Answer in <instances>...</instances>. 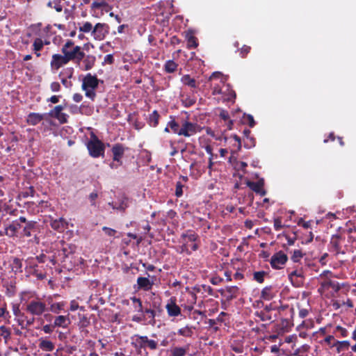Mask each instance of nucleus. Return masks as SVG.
Returning a JSON list of instances; mask_svg holds the SVG:
<instances>
[{
	"instance_id": "nucleus-43",
	"label": "nucleus",
	"mask_w": 356,
	"mask_h": 356,
	"mask_svg": "<svg viewBox=\"0 0 356 356\" xmlns=\"http://www.w3.org/2000/svg\"><path fill=\"white\" fill-rule=\"evenodd\" d=\"M44 45V41L40 38H37L34 40L33 44V50L34 51H40Z\"/></svg>"
},
{
	"instance_id": "nucleus-30",
	"label": "nucleus",
	"mask_w": 356,
	"mask_h": 356,
	"mask_svg": "<svg viewBox=\"0 0 356 356\" xmlns=\"http://www.w3.org/2000/svg\"><path fill=\"white\" fill-rule=\"evenodd\" d=\"M80 114L91 115L93 113L94 107L90 103L83 102L79 106Z\"/></svg>"
},
{
	"instance_id": "nucleus-56",
	"label": "nucleus",
	"mask_w": 356,
	"mask_h": 356,
	"mask_svg": "<svg viewBox=\"0 0 356 356\" xmlns=\"http://www.w3.org/2000/svg\"><path fill=\"white\" fill-rule=\"evenodd\" d=\"M35 193V191L33 186H30L26 191L22 192V196H23V197H25V198L28 197L29 196L33 197Z\"/></svg>"
},
{
	"instance_id": "nucleus-58",
	"label": "nucleus",
	"mask_w": 356,
	"mask_h": 356,
	"mask_svg": "<svg viewBox=\"0 0 356 356\" xmlns=\"http://www.w3.org/2000/svg\"><path fill=\"white\" fill-rule=\"evenodd\" d=\"M336 331L339 332L341 337H346L348 335V330L340 325L336 327Z\"/></svg>"
},
{
	"instance_id": "nucleus-34",
	"label": "nucleus",
	"mask_w": 356,
	"mask_h": 356,
	"mask_svg": "<svg viewBox=\"0 0 356 356\" xmlns=\"http://www.w3.org/2000/svg\"><path fill=\"white\" fill-rule=\"evenodd\" d=\"M188 350V346L186 348L184 347H174L170 350V356H184Z\"/></svg>"
},
{
	"instance_id": "nucleus-52",
	"label": "nucleus",
	"mask_w": 356,
	"mask_h": 356,
	"mask_svg": "<svg viewBox=\"0 0 356 356\" xmlns=\"http://www.w3.org/2000/svg\"><path fill=\"white\" fill-rule=\"evenodd\" d=\"M16 289L15 286L10 284L6 286V295L8 297H13L15 295Z\"/></svg>"
},
{
	"instance_id": "nucleus-50",
	"label": "nucleus",
	"mask_w": 356,
	"mask_h": 356,
	"mask_svg": "<svg viewBox=\"0 0 356 356\" xmlns=\"http://www.w3.org/2000/svg\"><path fill=\"white\" fill-rule=\"evenodd\" d=\"M79 326L80 327H86L90 325V320L84 315H79Z\"/></svg>"
},
{
	"instance_id": "nucleus-20",
	"label": "nucleus",
	"mask_w": 356,
	"mask_h": 356,
	"mask_svg": "<svg viewBox=\"0 0 356 356\" xmlns=\"http://www.w3.org/2000/svg\"><path fill=\"white\" fill-rule=\"evenodd\" d=\"M51 227L58 232H63L67 228V222L63 218L51 219L50 220Z\"/></svg>"
},
{
	"instance_id": "nucleus-10",
	"label": "nucleus",
	"mask_w": 356,
	"mask_h": 356,
	"mask_svg": "<svg viewBox=\"0 0 356 356\" xmlns=\"http://www.w3.org/2000/svg\"><path fill=\"white\" fill-rule=\"evenodd\" d=\"M148 277H138L137 279V284L134 286V289L137 290H143L145 291H149L152 289L154 285V280L156 278L155 276H152L149 280L150 275L147 274Z\"/></svg>"
},
{
	"instance_id": "nucleus-14",
	"label": "nucleus",
	"mask_w": 356,
	"mask_h": 356,
	"mask_svg": "<svg viewBox=\"0 0 356 356\" xmlns=\"http://www.w3.org/2000/svg\"><path fill=\"white\" fill-rule=\"evenodd\" d=\"M344 241V238L341 236L335 234L331 238L330 242V250L335 252L336 255L341 254H345L346 252L341 250V241Z\"/></svg>"
},
{
	"instance_id": "nucleus-24",
	"label": "nucleus",
	"mask_w": 356,
	"mask_h": 356,
	"mask_svg": "<svg viewBox=\"0 0 356 356\" xmlns=\"http://www.w3.org/2000/svg\"><path fill=\"white\" fill-rule=\"evenodd\" d=\"M192 30H188L186 33V38L187 40V47L188 49H195L198 46V42L196 37L194 36Z\"/></svg>"
},
{
	"instance_id": "nucleus-37",
	"label": "nucleus",
	"mask_w": 356,
	"mask_h": 356,
	"mask_svg": "<svg viewBox=\"0 0 356 356\" xmlns=\"http://www.w3.org/2000/svg\"><path fill=\"white\" fill-rule=\"evenodd\" d=\"M160 118V115L159 114L157 111H154L150 115L149 118V124L150 126L156 127L159 124V120Z\"/></svg>"
},
{
	"instance_id": "nucleus-57",
	"label": "nucleus",
	"mask_w": 356,
	"mask_h": 356,
	"mask_svg": "<svg viewBox=\"0 0 356 356\" xmlns=\"http://www.w3.org/2000/svg\"><path fill=\"white\" fill-rule=\"evenodd\" d=\"M54 326H53V323L52 324H47L45 325H44L42 328V330L45 333V334H51L54 331Z\"/></svg>"
},
{
	"instance_id": "nucleus-2",
	"label": "nucleus",
	"mask_w": 356,
	"mask_h": 356,
	"mask_svg": "<svg viewBox=\"0 0 356 356\" xmlns=\"http://www.w3.org/2000/svg\"><path fill=\"white\" fill-rule=\"evenodd\" d=\"M131 345L138 352L140 353L142 349L148 348L151 350H155L158 348L157 341L149 339L147 336H140L139 334H134L131 338Z\"/></svg>"
},
{
	"instance_id": "nucleus-33",
	"label": "nucleus",
	"mask_w": 356,
	"mask_h": 356,
	"mask_svg": "<svg viewBox=\"0 0 356 356\" xmlns=\"http://www.w3.org/2000/svg\"><path fill=\"white\" fill-rule=\"evenodd\" d=\"M273 288L271 286L264 287L261 293V297L265 300H270L273 298Z\"/></svg>"
},
{
	"instance_id": "nucleus-35",
	"label": "nucleus",
	"mask_w": 356,
	"mask_h": 356,
	"mask_svg": "<svg viewBox=\"0 0 356 356\" xmlns=\"http://www.w3.org/2000/svg\"><path fill=\"white\" fill-rule=\"evenodd\" d=\"M332 346L336 347L338 353L343 350H347L350 346V342L348 341H335Z\"/></svg>"
},
{
	"instance_id": "nucleus-25",
	"label": "nucleus",
	"mask_w": 356,
	"mask_h": 356,
	"mask_svg": "<svg viewBox=\"0 0 356 356\" xmlns=\"http://www.w3.org/2000/svg\"><path fill=\"white\" fill-rule=\"evenodd\" d=\"M48 304L50 305L49 307V312H51L54 314H59L62 310L64 309L65 302H52L51 298H48Z\"/></svg>"
},
{
	"instance_id": "nucleus-59",
	"label": "nucleus",
	"mask_w": 356,
	"mask_h": 356,
	"mask_svg": "<svg viewBox=\"0 0 356 356\" xmlns=\"http://www.w3.org/2000/svg\"><path fill=\"white\" fill-rule=\"evenodd\" d=\"M220 79V81L222 83H224L226 80V79L223 76V75L219 72H213L211 76H210L209 79Z\"/></svg>"
},
{
	"instance_id": "nucleus-36",
	"label": "nucleus",
	"mask_w": 356,
	"mask_h": 356,
	"mask_svg": "<svg viewBox=\"0 0 356 356\" xmlns=\"http://www.w3.org/2000/svg\"><path fill=\"white\" fill-rule=\"evenodd\" d=\"M91 8L92 10L98 9V8H102L105 11H108L111 9V6H109L106 2L105 1H95L91 5Z\"/></svg>"
},
{
	"instance_id": "nucleus-27",
	"label": "nucleus",
	"mask_w": 356,
	"mask_h": 356,
	"mask_svg": "<svg viewBox=\"0 0 356 356\" xmlns=\"http://www.w3.org/2000/svg\"><path fill=\"white\" fill-rule=\"evenodd\" d=\"M181 83L190 87L191 88H196L198 86V83L194 78H192L189 74H185L181 78Z\"/></svg>"
},
{
	"instance_id": "nucleus-48",
	"label": "nucleus",
	"mask_w": 356,
	"mask_h": 356,
	"mask_svg": "<svg viewBox=\"0 0 356 356\" xmlns=\"http://www.w3.org/2000/svg\"><path fill=\"white\" fill-rule=\"evenodd\" d=\"M243 122L248 124L250 127H253L255 125L254 118L250 114L243 115Z\"/></svg>"
},
{
	"instance_id": "nucleus-15",
	"label": "nucleus",
	"mask_w": 356,
	"mask_h": 356,
	"mask_svg": "<svg viewBox=\"0 0 356 356\" xmlns=\"http://www.w3.org/2000/svg\"><path fill=\"white\" fill-rule=\"evenodd\" d=\"M246 185L254 193L261 196H264L266 194V191L264 189V179H259L257 181H247Z\"/></svg>"
},
{
	"instance_id": "nucleus-29",
	"label": "nucleus",
	"mask_w": 356,
	"mask_h": 356,
	"mask_svg": "<svg viewBox=\"0 0 356 356\" xmlns=\"http://www.w3.org/2000/svg\"><path fill=\"white\" fill-rule=\"evenodd\" d=\"M39 348L44 351L51 352L54 350L55 345L51 341L41 339L39 343Z\"/></svg>"
},
{
	"instance_id": "nucleus-40",
	"label": "nucleus",
	"mask_w": 356,
	"mask_h": 356,
	"mask_svg": "<svg viewBox=\"0 0 356 356\" xmlns=\"http://www.w3.org/2000/svg\"><path fill=\"white\" fill-rule=\"evenodd\" d=\"M230 350L236 354H242L244 351V347L242 343L234 341L231 343Z\"/></svg>"
},
{
	"instance_id": "nucleus-4",
	"label": "nucleus",
	"mask_w": 356,
	"mask_h": 356,
	"mask_svg": "<svg viewBox=\"0 0 356 356\" xmlns=\"http://www.w3.org/2000/svg\"><path fill=\"white\" fill-rule=\"evenodd\" d=\"M89 154L93 158L103 156L105 151L104 144L94 134H91V139L87 143Z\"/></svg>"
},
{
	"instance_id": "nucleus-62",
	"label": "nucleus",
	"mask_w": 356,
	"mask_h": 356,
	"mask_svg": "<svg viewBox=\"0 0 356 356\" xmlns=\"http://www.w3.org/2000/svg\"><path fill=\"white\" fill-rule=\"evenodd\" d=\"M102 230L109 236H114L117 232L116 230L107 227H103Z\"/></svg>"
},
{
	"instance_id": "nucleus-9",
	"label": "nucleus",
	"mask_w": 356,
	"mask_h": 356,
	"mask_svg": "<svg viewBox=\"0 0 356 356\" xmlns=\"http://www.w3.org/2000/svg\"><path fill=\"white\" fill-rule=\"evenodd\" d=\"M109 26L106 23H97L92 31V36L96 40H102L108 34Z\"/></svg>"
},
{
	"instance_id": "nucleus-18",
	"label": "nucleus",
	"mask_w": 356,
	"mask_h": 356,
	"mask_svg": "<svg viewBox=\"0 0 356 356\" xmlns=\"http://www.w3.org/2000/svg\"><path fill=\"white\" fill-rule=\"evenodd\" d=\"M181 238L186 240V243L192 242L191 245L193 251H196L199 248V245L196 241L199 239V236L193 230H187L181 234Z\"/></svg>"
},
{
	"instance_id": "nucleus-13",
	"label": "nucleus",
	"mask_w": 356,
	"mask_h": 356,
	"mask_svg": "<svg viewBox=\"0 0 356 356\" xmlns=\"http://www.w3.org/2000/svg\"><path fill=\"white\" fill-rule=\"evenodd\" d=\"M165 309L170 317H176L181 314V308L177 305V298L175 296L168 300Z\"/></svg>"
},
{
	"instance_id": "nucleus-28",
	"label": "nucleus",
	"mask_w": 356,
	"mask_h": 356,
	"mask_svg": "<svg viewBox=\"0 0 356 356\" xmlns=\"http://www.w3.org/2000/svg\"><path fill=\"white\" fill-rule=\"evenodd\" d=\"M36 225L37 222L35 221H28L23 229L24 236L27 237L31 236L32 232L36 231Z\"/></svg>"
},
{
	"instance_id": "nucleus-5",
	"label": "nucleus",
	"mask_w": 356,
	"mask_h": 356,
	"mask_svg": "<svg viewBox=\"0 0 356 356\" xmlns=\"http://www.w3.org/2000/svg\"><path fill=\"white\" fill-rule=\"evenodd\" d=\"M286 271L288 273L289 279L294 286H300V284H302L304 275L302 267H299V265H298L291 270V268H288Z\"/></svg>"
},
{
	"instance_id": "nucleus-45",
	"label": "nucleus",
	"mask_w": 356,
	"mask_h": 356,
	"mask_svg": "<svg viewBox=\"0 0 356 356\" xmlns=\"http://www.w3.org/2000/svg\"><path fill=\"white\" fill-rule=\"evenodd\" d=\"M168 126L171 129L174 134H178L179 136L180 126L179 124L174 119L168 122Z\"/></svg>"
},
{
	"instance_id": "nucleus-47",
	"label": "nucleus",
	"mask_w": 356,
	"mask_h": 356,
	"mask_svg": "<svg viewBox=\"0 0 356 356\" xmlns=\"http://www.w3.org/2000/svg\"><path fill=\"white\" fill-rule=\"evenodd\" d=\"M323 286L325 287H330L334 290L335 292H338L341 289V286L338 282H334L332 280L326 281Z\"/></svg>"
},
{
	"instance_id": "nucleus-39",
	"label": "nucleus",
	"mask_w": 356,
	"mask_h": 356,
	"mask_svg": "<svg viewBox=\"0 0 356 356\" xmlns=\"http://www.w3.org/2000/svg\"><path fill=\"white\" fill-rule=\"evenodd\" d=\"M268 273L264 270L256 271L253 273V279L258 283H263L264 282V277Z\"/></svg>"
},
{
	"instance_id": "nucleus-44",
	"label": "nucleus",
	"mask_w": 356,
	"mask_h": 356,
	"mask_svg": "<svg viewBox=\"0 0 356 356\" xmlns=\"http://www.w3.org/2000/svg\"><path fill=\"white\" fill-rule=\"evenodd\" d=\"M74 74L73 67H66L62 70L59 73L58 76H63L65 78L71 79Z\"/></svg>"
},
{
	"instance_id": "nucleus-19",
	"label": "nucleus",
	"mask_w": 356,
	"mask_h": 356,
	"mask_svg": "<svg viewBox=\"0 0 356 356\" xmlns=\"http://www.w3.org/2000/svg\"><path fill=\"white\" fill-rule=\"evenodd\" d=\"M124 147L122 144H115L111 149L113 155V161H116L117 163H119V165H122V158L123 157V155L124 154Z\"/></svg>"
},
{
	"instance_id": "nucleus-11",
	"label": "nucleus",
	"mask_w": 356,
	"mask_h": 356,
	"mask_svg": "<svg viewBox=\"0 0 356 356\" xmlns=\"http://www.w3.org/2000/svg\"><path fill=\"white\" fill-rule=\"evenodd\" d=\"M218 292L227 301H231L236 298L240 294L239 288L236 286H227L225 289H220L218 290Z\"/></svg>"
},
{
	"instance_id": "nucleus-3",
	"label": "nucleus",
	"mask_w": 356,
	"mask_h": 356,
	"mask_svg": "<svg viewBox=\"0 0 356 356\" xmlns=\"http://www.w3.org/2000/svg\"><path fill=\"white\" fill-rule=\"evenodd\" d=\"M25 310L32 316H41L45 312H49V307L44 301L37 297L26 304Z\"/></svg>"
},
{
	"instance_id": "nucleus-31",
	"label": "nucleus",
	"mask_w": 356,
	"mask_h": 356,
	"mask_svg": "<svg viewBox=\"0 0 356 356\" xmlns=\"http://www.w3.org/2000/svg\"><path fill=\"white\" fill-rule=\"evenodd\" d=\"M178 65L173 60H168L165 62L163 69L167 73H173L177 69Z\"/></svg>"
},
{
	"instance_id": "nucleus-49",
	"label": "nucleus",
	"mask_w": 356,
	"mask_h": 356,
	"mask_svg": "<svg viewBox=\"0 0 356 356\" xmlns=\"http://www.w3.org/2000/svg\"><path fill=\"white\" fill-rule=\"evenodd\" d=\"M178 334L179 335H181L184 337H190L193 334V331H192L191 328H190L188 327H185L180 328L178 330Z\"/></svg>"
},
{
	"instance_id": "nucleus-32",
	"label": "nucleus",
	"mask_w": 356,
	"mask_h": 356,
	"mask_svg": "<svg viewBox=\"0 0 356 356\" xmlns=\"http://www.w3.org/2000/svg\"><path fill=\"white\" fill-rule=\"evenodd\" d=\"M10 335L11 331L9 327H6L5 325H1L0 327V337H2L4 339V343L6 344H7L10 340Z\"/></svg>"
},
{
	"instance_id": "nucleus-16",
	"label": "nucleus",
	"mask_w": 356,
	"mask_h": 356,
	"mask_svg": "<svg viewBox=\"0 0 356 356\" xmlns=\"http://www.w3.org/2000/svg\"><path fill=\"white\" fill-rule=\"evenodd\" d=\"M64 108L65 106L63 105L56 106L53 110L50 111L49 114L50 116L57 119L60 123H66L67 122L68 115L66 113H62Z\"/></svg>"
},
{
	"instance_id": "nucleus-46",
	"label": "nucleus",
	"mask_w": 356,
	"mask_h": 356,
	"mask_svg": "<svg viewBox=\"0 0 356 356\" xmlns=\"http://www.w3.org/2000/svg\"><path fill=\"white\" fill-rule=\"evenodd\" d=\"M92 24L89 22H86L83 24L82 26L79 27V31L83 33H89L90 32L92 33V31L93 29Z\"/></svg>"
},
{
	"instance_id": "nucleus-63",
	"label": "nucleus",
	"mask_w": 356,
	"mask_h": 356,
	"mask_svg": "<svg viewBox=\"0 0 356 356\" xmlns=\"http://www.w3.org/2000/svg\"><path fill=\"white\" fill-rule=\"evenodd\" d=\"M50 88L52 92H58L60 90L61 87L58 82L54 81L51 83Z\"/></svg>"
},
{
	"instance_id": "nucleus-22",
	"label": "nucleus",
	"mask_w": 356,
	"mask_h": 356,
	"mask_svg": "<svg viewBox=\"0 0 356 356\" xmlns=\"http://www.w3.org/2000/svg\"><path fill=\"white\" fill-rule=\"evenodd\" d=\"M44 114L38 113H30L26 119V122L29 125L35 126L43 120Z\"/></svg>"
},
{
	"instance_id": "nucleus-1",
	"label": "nucleus",
	"mask_w": 356,
	"mask_h": 356,
	"mask_svg": "<svg viewBox=\"0 0 356 356\" xmlns=\"http://www.w3.org/2000/svg\"><path fill=\"white\" fill-rule=\"evenodd\" d=\"M62 54H65L70 61L80 65L83 59L85 53L81 47L75 45L71 40H67L61 47Z\"/></svg>"
},
{
	"instance_id": "nucleus-54",
	"label": "nucleus",
	"mask_w": 356,
	"mask_h": 356,
	"mask_svg": "<svg viewBox=\"0 0 356 356\" xmlns=\"http://www.w3.org/2000/svg\"><path fill=\"white\" fill-rule=\"evenodd\" d=\"M86 92V96L90 99L92 101H94L96 97L95 89L87 88L86 90H83Z\"/></svg>"
},
{
	"instance_id": "nucleus-17",
	"label": "nucleus",
	"mask_w": 356,
	"mask_h": 356,
	"mask_svg": "<svg viewBox=\"0 0 356 356\" xmlns=\"http://www.w3.org/2000/svg\"><path fill=\"white\" fill-rule=\"evenodd\" d=\"M98 85L99 80L97 76L88 73L83 79L81 88L83 90H86L87 88L96 89Z\"/></svg>"
},
{
	"instance_id": "nucleus-64",
	"label": "nucleus",
	"mask_w": 356,
	"mask_h": 356,
	"mask_svg": "<svg viewBox=\"0 0 356 356\" xmlns=\"http://www.w3.org/2000/svg\"><path fill=\"white\" fill-rule=\"evenodd\" d=\"M219 116L221 119L226 121L229 119V115L228 111L225 109H221L219 113Z\"/></svg>"
},
{
	"instance_id": "nucleus-55",
	"label": "nucleus",
	"mask_w": 356,
	"mask_h": 356,
	"mask_svg": "<svg viewBox=\"0 0 356 356\" xmlns=\"http://www.w3.org/2000/svg\"><path fill=\"white\" fill-rule=\"evenodd\" d=\"M183 187L184 186L180 181L177 182L175 189V195L177 197H179L183 195Z\"/></svg>"
},
{
	"instance_id": "nucleus-60",
	"label": "nucleus",
	"mask_w": 356,
	"mask_h": 356,
	"mask_svg": "<svg viewBox=\"0 0 356 356\" xmlns=\"http://www.w3.org/2000/svg\"><path fill=\"white\" fill-rule=\"evenodd\" d=\"M283 227L282 220L280 218L274 219V228L276 231H280Z\"/></svg>"
},
{
	"instance_id": "nucleus-6",
	"label": "nucleus",
	"mask_w": 356,
	"mask_h": 356,
	"mask_svg": "<svg viewBox=\"0 0 356 356\" xmlns=\"http://www.w3.org/2000/svg\"><path fill=\"white\" fill-rule=\"evenodd\" d=\"M56 257L59 261V264H61L65 268H70L67 266L68 263L71 264V258L72 257L73 252L70 247H63L60 250L56 252Z\"/></svg>"
},
{
	"instance_id": "nucleus-38",
	"label": "nucleus",
	"mask_w": 356,
	"mask_h": 356,
	"mask_svg": "<svg viewBox=\"0 0 356 356\" xmlns=\"http://www.w3.org/2000/svg\"><path fill=\"white\" fill-rule=\"evenodd\" d=\"M143 312L147 316V318H149V324L154 325L156 323V312L152 309L146 308L145 310H143Z\"/></svg>"
},
{
	"instance_id": "nucleus-23",
	"label": "nucleus",
	"mask_w": 356,
	"mask_h": 356,
	"mask_svg": "<svg viewBox=\"0 0 356 356\" xmlns=\"http://www.w3.org/2000/svg\"><path fill=\"white\" fill-rule=\"evenodd\" d=\"M10 267L15 274L22 272V260L17 257H11Z\"/></svg>"
},
{
	"instance_id": "nucleus-21",
	"label": "nucleus",
	"mask_w": 356,
	"mask_h": 356,
	"mask_svg": "<svg viewBox=\"0 0 356 356\" xmlns=\"http://www.w3.org/2000/svg\"><path fill=\"white\" fill-rule=\"evenodd\" d=\"M70 324V320L69 318V315L66 316H57L54 318V321L53 323V326L54 327H62L67 328Z\"/></svg>"
},
{
	"instance_id": "nucleus-41",
	"label": "nucleus",
	"mask_w": 356,
	"mask_h": 356,
	"mask_svg": "<svg viewBox=\"0 0 356 356\" xmlns=\"http://www.w3.org/2000/svg\"><path fill=\"white\" fill-rule=\"evenodd\" d=\"M8 232H10V237L14 236L19 229L21 228V225L15 221L11 225L7 227Z\"/></svg>"
},
{
	"instance_id": "nucleus-8",
	"label": "nucleus",
	"mask_w": 356,
	"mask_h": 356,
	"mask_svg": "<svg viewBox=\"0 0 356 356\" xmlns=\"http://www.w3.org/2000/svg\"><path fill=\"white\" fill-rule=\"evenodd\" d=\"M288 261V256L282 250L275 252L270 258V264L273 269H282Z\"/></svg>"
},
{
	"instance_id": "nucleus-7",
	"label": "nucleus",
	"mask_w": 356,
	"mask_h": 356,
	"mask_svg": "<svg viewBox=\"0 0 356 356\" xmlns=\"http://www.w3.org/2000/svg\"><path fill=\"white\" fill-rule=\"evenodd\" d=\"M200 131V126L188 120H184L181 124L179 136L191 137Z\"/></svg>"
},
{
	"instance_id": "nucleus-26",
	"label": "nucleus",
	"mask_w": 356,
	"mask_h": 356,
	"mask_svg": "<svg viewBox=\"0 0 356 356\" xmlns=\"http://www.w3.org/2000/svg\"><path fill=\"white\" fill-rule=\"evenodd\" d=\"M95 56L93 55L84 56L83 59L81 60L83 63V69L84 70H89L93 67L95 63Z\"/></svg>"
},
{
	"instance_id": "nucleus-51",
	"label": "nucleus",
	"mask_w": 356,
	"mask_h": 356,
	"mask_svg": "<svg viewBox=\"0 0 356 356\" xmlns=\"http://www.w3.org/2000/svg\"><path fill=\"white\" fill-rule=\"evenodd\" d=\"M255 315L262 321H270L271 319L270 315L264 311L257 312Z\"/></svg>"
},
{
	"instance_id": "nucleus-42",
	"label": "nucleus",
	"mask_w": 356,
	"mask_h": 356,
	"mask_svg": "<svg viewBox=\"0 0 356 356\" xmlns=\"http://www.w3.org/2000/svg\"><path fill=\"white\" fill-rule=\"evenodd\" d=\"M304 255H305V254H303L301 250H295L293 252L292 256L291 257V260L294 264H298Z\"/></svg>"
},
{
	"instance_id": "nucleus-12",
	"label": "nucleus",
	"mask_w": 356,
	"mask_h": 356,
	"mask_svg": "<svg viewBox=\"0 0 356 356\" xmlns=\"http://www.w3.org/2000/svg\"><path fill=\"white\" fill-rule=\"evenodd\" d=\"M69 62L70 61L67 58L65 54H55L52 55L50 65L53 70H58L61 67L67 65Z\"/></svg>"
},
{
	"instance_id": "nucleus-53",
	"label": "nucleus",
	"mask_w": 356,
	"mask_h": 356,
	"mask_svg": "<svg viewBox=\"0 0 356 356\" xmlns=\"http://www.w3.org/2000/svg\"><path fill=\"white\" fill-rule=\"evenodd\" d=\"M131 301L133 303H136L137 307H138V312H143V303L140 298H136V296L131 298Z\"/></svg>"
},
{
	"instance_id": "nucleus-61",
	"label": "nucleus",
	"mask_w": 356,
	"mask_h": 356,
	"mask_svg": "<svg viewBox=\"0 0 356 356\" xmlns=\"http://www.w3.org/2000/svg\"><path fill=\"white\" fill-rule=\"evenodd\" d=\"M223 282V279L219 276H213L210 279V282L213 285H219Z\"/></svg>"
}]
</instances>
